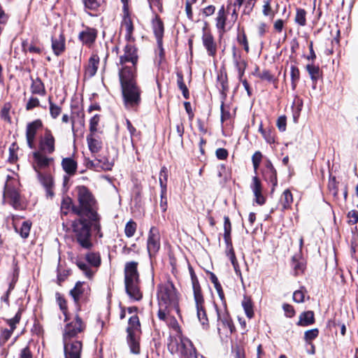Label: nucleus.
<instances>
[{
	"label": "nucleus",
	"instance_id": "obj_1",
	"mask_svg": "<svg viewBox=\"0 0 358 358\" xmlns=\"http://www.w3.org/2000/svg\"><path fill=\"white\" fill-rule=\"evenodd\" d=\"M136 76L127 70L119 76L124 105L127 109L136 108L141 101V90L137 84Z\"/></svg>",
	"mask_w": 358,
	"mask_h": 358
},
{
	"label": "nucleus",
	"instance_id": "obj_2",
	"mask_svg": "<svg viewBox=\"0 0 358 358\" xmlns=\"http://www.w3.org/2000/svg\"><path fill=\"white\" fill-rule=\"evenodd\" d=\"M85 216L90 219V221L81 217L75 220L72 227L78 243L83 248L89 249L92 245L90 228L92 227L94 230L99 232L101 228L99 224L100 218L96 211L85 215Z\"/></svg>",
	"mask_w": 358,
	"mask_h": 358
},
{
	"label": "nucleus",
	"instance_id": "obj_3",
	"mask_svg": "<svg viewBox=\"0 0 358 358\" xmlns=\"http://www.w3.org/2000/svg\"><path fill=\"white\" fill-rule=\"evenodd\" d=\"M48 155L41 151H34L32 154L31 163L39 181L47 189L48 194L52 195L51 187L53 185V180L52 176L48 172L54 164V158L48 156Z\"/></svg>",
	"mask_w": 358,
	"mask_h": 358
},
{
	"label": "nucleus",
	"instance_id": "obj_4",
	"mask_svg": "<svg viewBox=\"0 0 358 358\" xmlns=\"http://www.w3.org/2000/svg\"><path fill=\"white\" fill-rule=\"evenodd\" d=\"M157 300L159 319H166L168 316V310L176 308L178 296L176 290L171 282H166L157 287Z\"/></svg>",
	"mask_w": 358,
	"mask_h": 358
},
{
	"label": "nucleus",
	"instance_id": "obj_5",
	"mask_svg": "<svg viewBox=\"0 0 358 358\" xmlns=\"http://www.w3.org/2000/svg\"><path fill=\"white\" fill-rule=\"evenodd\" d=\"M137 267L138 262L131 261L125 264L124 269L126 292L131 300L136 301H138L143 298Z\"/></svg>",
	"mask_w": 358,
	"mask_h": 358
},
{
	"label": "nucleus",
	"instance_id": "obj_6",
	"mask_svg": "<svg viewBox=\"0 0 358 358\" xmlns=\"http://www.w3.org/2000/svg\"><path fill=\"white\" fill-rule=\"evenodd\" d=\"M138 55L137 48L131 43L127 44L123 49V54L120 56L118 75L126 70L129 71L132 75H137V64Z\"/></svg>",
	"mask_w": 358,
	"mask_h": 358
},
{
	"label": "nucleus",
	"instance_id": "obj_7",
	"mask_svg": "<svg viewBox=\"0 0 358 358\" xmlns=\"http://www.w3.org/2000/svg\"><path fill=\"white\" fill-rule=\"evenodd\" d=\"M238 19V11L235 8H232V3L227 4L225 8L222 6L216 14L215 26L220 33L226 31V27H232Z\"/></svg>",
	"mask_w": 358,
	"mask_h": 358
},
{
	"label": "nucleus",
	"instance_id": "obj_8",
	"mask_svg": "<svg viewBox=\"0 0 358 358\" xmlns=\"http://www.w3.org/2000/svg\"><path fill=\"white\" fill-rule=\"evenodd\" d=\"M76 191L79 206L73 207V213L78 215H85L94 212L93 206L95 201L89 189L85 186H78L76 188Z\"/></svg>",
	"mask_w": 358,
	"mask_h": 358
},
{
	"label": "nucleus",
	"instance_id": "obj_9",
	"mask_svg": "<svg viewBox=\"0 0 358 358\" xmlns=\"http://www.w3.org/2000/svg\"><path fill=\"white\" fill-rule=\"evenodd\" d=\"M19 182L17 179L8 176L4 187L3 199L15 209H22L23 203L18 192Z\"/></svg>",
	"mask_w": 358,
	"mask_h": 358
},
{
	"label": "nucleus",
	"instance_id": "obj_10",
	"mask_svg": "<svg viewBox=\"0 0 358 358\" xmlns=\"http://www.w3.org/2000/svg\"><path fill=\"white\" fill-rule=\"evenodd\" d=\"M127 331V343L130 350L134 354L140 352L139 335L141 333V325L137 315L131 316L129 320Z\"/></svg>",
	"mask_w": 358,
	"mask_h": 358
},
{
	"label": "nucleus",
	"instance_id": "obj_11",
	"mask_svg": "<svg viewBox=\"0 0 358 358\" xmlns=\"http://www.w3.org/2000/svg\"><path fill=\"white\" fill-rule=\"evenodd\" d=\"M192 287L194 292V298L195 301L197 317L203 326V329L209 327L208 320L206 310L203 307L204 299L201 293V287L197 279L192 275Z\"/></svg>",
	"mask_w": 358,
	"mask_h": 358
},
{
	"label": "nucleus",
	"instance_id": "obj_12",
	"mask_svg": "<svg viewBox=\"0 0 358 358\" xmlns=\"http://www.w3.org/2000/svg\"><path fill=\"white\" fill-rule=\"evenodd\" d=\"M85 324L80 317L78 315L75 318L68 322L64 328L62 333V340H76V336L84 331Z\"/></svg>",
	"mask_w": 358,
	"mask_h": 358
},
{
	"label": "nucleus",
	"instance_id": "obj_13",
	"mask_svg": "<svg viewBox=\"0 0 358 358\" xmlns=\"http://www.w3.org/2000/svg\"><path fill=\"white\" fill-rule=\"evenodd\" d=\"M64 358H81L83 342L80 340H62Z\"/></svg>",
	"mask_w": 358,
	"mask_h": 358
},
{
	"label": "nucleus",
	"instance_id": "obj_14",
	"mask_svg": "<svg viewBox=\"0 0 358 358\" xmlns=\"http://www.w3.org/2000/svg\"><path fill=\"white\" fill-rule=\"evenodd\" d=\"M55 150V139L51 131L46 129L44 134L39 139L38 150L51 155Z\"/></svg>",
	"mask_w": 358,
	"mask_h": 358
},
{
	"label": "nucleus",
	"instance_id": "obj_15",
	"mask_svg": "<svg viewBox=\"0 0 358 358\" xmlns=\"http://www.w3.org/2000/svg\"><path fill=\"white\" fill-rule=\"evenodd\" d=\"M217 315V331L218 333H221V326L226 334H231L234 330V326L232 320L229 317V313L227 312L226 308L224 310H220L215 305Z\"/></svg>",
	"mask_w": 358,
	"mask_h": 358
},
{
	"label": "nucleus",
	"instance_id": "obj_16",
	"mask_svg": "<svg viewBox=\"0 0 358 358\" xmlns=\"http://www.w3.org/2000/svg\"><path fill=\"white\" fill-rule=\"evenodd\" d=\"M160 248V234L157 228L152 227L147 240V249L150 256L155 255Z\"/></svg>",
	"mask_w": 358,
	"mask_h": 358
},
{
	"label": "nucleus",
	"instance_id": "obj_17",
	"mask_svg": "<svg viewBox=\"0 0 358 358\" xmlns=\"http://www.w3.org/2000/svg\"><path fill=\"white\" fill-rule=\"evenodd\" d=\"M42 122L40 120L29 122L26 128V139L29 148H34L37 131L42 127Z\"/></svg>",
	"mask_w": 358,
	"mask_h": 358
},
{
	"label": "nucleus",
	"instance_id": "obj_18",
	"mask_svg": "<svg viewBox=\"0 0 358 358\" xmlns=\"http://www.w3.org/2000/svg\"><path fill=\"white\" fill-rule=\"evenodd\" d=\"M232 57H233V63L236 67V69L238 72V78L239 80H241V78H243L245 71L248 66L247 61L242 57L241 54L237 50L236 47H233L232 48Z\"/></svg>",
	"mask_w": 358,
	"mask_h": 358
},
{
	"label": "nucleus",
	"instance_id": "obj_19",
	"mask_svg": "<svg viewBox=\"0 0 358 358\" xmlns=\"http://www.w3.org/2000/svg\"><path fill=\"white\" fill-rule=\"evenodd\" d=\"M99 64V57L93 54L90 57L87 64L85 66V78H91L96 73Z\"/></svg>",
	"mask_w": 358,
	"mask_h": 358
},
{
	"label": "nucleus",
	"instance_id": "obj_20",
	"mask_svg": "<svg viewBox=\"0 0 358 358\" xmlns=\"http://www.w3.org/2000/svg\"><path fill=\"white\" fill-rule=\"evenodd\" d=\"M250 188L255 196V202L259 205H263L266 199L262 194V187L260 180L257 177L252 178V182L250 185Z\"/></svg>",
	"mask_w": 358,
	"mask_h": 358
},
{
	"label": "nucleus",
	"instance_id": "obj_21",
	"mask_svg": "<svg viewBox=\"0 0 358 358\" xmlns=\"http://www.w3.org/2000/svg\"><path fill=\"white\" fill-rule=\"evenodd\" d=\"M97 36V30L94 28L85 27L78 36L79 39L83 44L91 45L96 40Z\"/></svg>",
	"mask_w": 358,
	"mask_h": 358
},
{
	"label": "nucleus",
	"instance_id": "obj_22",
	"mask_svg": "<svg viewBox=\"0 0 358 358\" xmlns=\"http://www.w3.org/2000/svg\"><path fill=\"white\" fill-rule=\"evenodd\" d=\"M121 27L123 29L125 30V39L129 42L134 41V38L133 37V32L134 30V27L131 19L129 17V13L127 12L125 13L124 15Z\"/></svg>",
	"mask_w": 358,
	"mask_h": 358
},
{
	"label": "nucleus",
	"instance_id": "obj_23",
	"mask_svg": "<svg viewBox=\"0 0 358 358\" xmlns=\"http://www.w3.org/2000/svg\"><path fill=\"white\" fill-rule=\"evenodd\" d=\"M203 45L207 50L208 55L215 57L217 52V46L211 34L204 33L202 36Z\"/></svg>",
	"mask_w": 358,
	"mask_h": 358
},
{
	"label": "nucleus",
	"instance_id": "obj_24",
	"mask_svg": "<svg viewBox=\"0 0 358 358\" xmlns=\"http://www.w3.org/2000/svg\"><path fill=\"white\" fill-rule=\"evenodd\" d=\"M264 178L269 182L272 183L273 187L271 189V192H273L278 184L277 173L270 161H267L266 164Z\"/></svg>",
	"mask_w": 358,
	"mask_h": 358
},
{
	"label": "nucleus",
	"instance_id": "obj_25",
	"mask_svg": "<svg viewBox=\"0 0 358 358\" xmlns=\"http://www.w3.org/2000/svg\"><path fill=\"white\" fill-rule=\"evenodd\" d=\"M52 48L57 56L60 55L64 51L65 37L62 33L52 38Z\"/></svg>",
	"mask_w": 358,
	"mask_h": 358
},
{
	"label": "nucleus",
	"instance_id": "obj_26",
	"mask_svg": "<svg viewBox=\"0 0 358 358\" xmlns=\"http://www.w3.org/2000/svg\"><path fill=\"white\" fill-rule=\"evenodd\" d=\"M180 343L178 344L177 350L182 356L196 350L192 341L185 337L180 336Z\"/></svg>",
	"mask_w": 358,
	"mask_h": 358
},
{
	"label": "nucleus",
	"instance_id": "obj_27",
	"mask_svg": "<svg viewBox=\"0 0 358 358\" xmlns=\"http://www.w3.org/2000/svg\"><path fill=\"white\" fill-rule=\"evenodd\" d=\"M30 90L32 94L43 96L46 94L45 85L39 78H31Z\"/></svg>",
	"mask_w": 358,
	"mask_h": 358
},
{
	"label": "nucleus",
	"instance_id": "obj_28",
	"mask_svg": "<svg viewBox=\"0 0 358 358\" xmlns=\"http://www.w3.org/2000/svg\"><path fill=\"white\" fill-rule=\"evenodd\" d=\"M89 289L88 285L84 282L78 281L73 289L70 291V294L73 297L75 302H78L83 294Z\"/></svg>",
	"mask_w": 358,
	"mask_h": 358
},
{
	"label": "nucleus",
	"instance_id": "obj_29",
	"mask_svg": "<svg viewBox=\"0 0 358 358\" xmlns=\"http://www.w3.org/2000/svg\"><path fill=\"white\" fill-rule=\"evenodd\" d=\"M292 266L294 269V275H297L303 273L306 263L299 255H295L292 259Z\"/></svg>",
	"mask_w": 358,
	"mask_h": 358
},
{
	"label": "nucleus",
	"instance_id": "obj_30",
	"mask_svg": "<svg viewBox=\"0 0 358 358\" xmlns=\"http://www.w3.org/2000/svg\"><path fill=\"white\" fill-rule=\"evenodd\" d=\"M315 323V315L313 311L308 310L303 312L299 315V320L297 322L298 326L306 327Z\"/></svg>",
	"mask_w": 358,
	"mask_h": 358
},
{
	"label": "nucleus",
	"instance_id": "obj_31",
	"mask_svg": "<svg viewBox=\"0 0 358 358\" xmlns=\"http://www.w3.org/2000/svg\"><path fill=\"white\" fill-rule=\"evenodd\" d=\"M31 225L32 223L29 220L24 221L20 227H18L16 222L13 224L15 231L18 233L22 238H27L29 236Z\"/></svg>",
	"mask_w": 358,
	"mask_h": 358
},
{
	"label": "nucleus",
	"instance_id": "obj_32",
	"mask_svg": "<svg viewBox=\"0 0 358 358\" xmlns=\"http://www.w3.org/2000/svg\"><path fill=\"white\" fill-rule=\"evenodd\" d=\"M62 166L64 171L69 175H73L77 169L76 162L71 157L63 159L62 162Z\"/></svg>",
	"mask_w": 358,
	"mask_h": 358
},
{
	"label": "nucleus",
	"instance_id": "obj_33",
	"mask_svg": "<svg viewBox=\"0 0 358 358\" xmlns=\"http://www.w3.org/2000/svg\"><path fill=\"white\" fill-rule=\"evenodd\" d=\"M87 141L91 152L96 153L101 150L102 146L101 142L95 138L93 134H90L87 136Z\"/></svg>",
	"mask_w": 358,
	"mask_h": 358
},
{
	"label": "nucleus",
	"instance_id": "obj_34",
	"mask_svg": "<svg viewBox=\"0 0 358 358\" xmlns=\"http://www.w3.org/2000/svg\"><path fill=\"white\" fill-rule=\"evenodd\" d=\"M152 27L156 38L158 41L161 40L164 34V25L157 15L152 21Z\"/></svg>",
	"mask_w": 358,
	"mask_h": 358
},
{
	"label": "nucleus",
	"instance_id": "obj_35",
	"mask_svg": "<svg viewBox=\"0 0 358 358\" xmlns=\"http://www.w3.org/2000/svg\"><path fill=\"white\" fill-rule=\"evenodd\" d=\"M293 202V196L289 189H285L280 198V204L282 210L288 209Z\"/></svg>",
	"mask_w": 358,
	"mask_h": 358
},
{
	"label": "nucleus",
	"instance_id": "obj_36",
	"mask_svg": "<svg viewBox=\"0 0 358 358\" xmlns=\"http://www.w3.org/2000/svg\"><path fill=\"white\" fill-rule=\"evenodd\" d=\"M231 224L228 216L224 217V239L225 243H230Z\"/></svg>",
	"mask_w": 358,
	"mask_h": 358
},
{
	"label": "nucleus",
	"instance_id": "obj_37",
	"mask_svg": "<svg viewBox=\"0 0 358 358\" xmlns=\"http://www.w3.org/2000/svg\"><path fill=\"white\" fill-rule=\"evenodd\" d=\"M294 22L301 27H304L306 24V11L304 9L296 8Z\"/></svg>",
	"mask_w": 358,
	"mask_h": 358
},
{
	"label": "nucleus",
	"instance_id": "obj_38",
	"mask_svg": "<svg viewBox=\"0 0 358 358\" xmlns=\"http://www.w3.org/2000/svg\"><path fill=\"white\" fill-rule=\"evenodd\" d=\"M168 179V171L165 166H163L159 173V184L162 190V196L166 194V182Z\"/></svg>",
	"mask_w": 358,
	"mask_h": 358
},
{
	"label": "nucleus",
	"instance_id": "obj_39",
	"mask_svg": "<svg viewBox=\"0 0 358 358\" xmlns=\"http://www.w3.org/2000/svg\"><path fill=\"white\" fill-rule=\"evenodd\" d=\"M177 85L178 88L182 91L184 98L186 99H189V91L184 83L183 76L180 72L177 73Z\"/></svg>",
	"mask_w": 358,
	"mask_h": 358
},
{
	"label": "nucleus",
	"instance_id": "obj_40",
	"mask_svg": "<svg viewBox=\"0 0 358 358\" xmlns=\"http://www.w3.org/2000/svg\"><path fill=\"white\" fill-rule=\"evenodd\" d=\"M76 207L73 205L72 199L69 196H64L61 203V213L63 215H67L72 208Z\"/></svg>",
	"mask_w": 358,
	"mask_h": 358
},
{
	"label": "nucleus",
	"instance_id": "obj_41",
	"mask_svg": "<svg viewBox=\"0 0 358 358\" xmlns=\"http://www.w3.org/2000/svg\"><path fill=\"white\" fill-rule=\"evenodd\" d=\"M242 306L247 317L250 319L252 318L254 316V311L250 299L245 297L242 301Z\"/></svg>",
	"mask_w": 358,
	"mask_h": 358
},
{
	"label": "nucleus",
	"instance_id": "obj_42",
	"mask_svg": "<svg viewBox=\"0 0 358 358\" xmlns=\"http://www.w3.org/2000/svg\"><path fill=\"white\" fill-rule=\"evenodd\" d=\"M56 300L59 306L60 310L62 311L63 314L64 315V321L68 320V315H67V304L66 301L63 297V296L59 293H56Z\"/></svg>",
	"mask_w": 358,
	"mask_h": 358
},
{
	"label": "nucleus",
	"instance_id": "obj_43",
	"mask_svg": "<svg viewBox=\"0 0 358 358\" xmlns=\"http://www.w3.org/2000/svg\"><path fill=\"white\" fill-rule=\"evenodd\" d=\"M12 108V104L10 102H6L3 104L1 110V117L2 120L7 122H11L10 112Z\"/></svg>",
	"mask_w": 358,
	"mask_h": 358
},
{
	"label": "nucleus",
	"instance_id": "obj_44",
	"mask_svg": "<svg viewBox=\"0 0 358 358\" xmlns=\"http://www.w3.org/2000/svg\"><path fill=\"white\" fill-rule=\"evenodd\" d=\"M86 259L93 266L98 267L101 264V257L99 253H88L86 255Z\"/></svg>",
	"mask_w": 358,
	"mask_h": 358
},
{
	"label": "nucleus",
	"instance_id": "obj_45",
	"mask_svg": "<svg viewBox=\"0 0 358 358\" xmlns=\"http://www.w3.org/2000/svg\"><path fill=\"white\" fill-rule=\"evenodd\" d=\"M290 76H291V80H292V90H295L296 87V83L299 80L300 78V72L299 69L294 66L292 65L290 66Z\"/></svg>",
	"mask_w": 358,
	"mask_h": 358
},
{
	"label": "nucleus",
	"instance_id": "obj_46",
	"mask_svg": "<svg viewBox=\"0 0 358 358\" xmlns=\"http://www.w3.org/2000/svg\"><path fill=\"white\" fill-rule=\"evenodd\" d=\"M271 1L270 0H264L262 6V13L266 17H270L273 18L275 15V11L271 7Z\"/></svg>",
	"mask_w": 358,
	"mask_h": 358
},
{
	"label": "nucleus",
	"instance_id": "obj_47",
	"mask_svg": "<svg viewBox=\"0 0 358 358\" xmlns=\"http://www.w3.org/2000/svg\"><path fill=\"white\" fill-rule=\"evenodd\" d=\"M237 41L239 45H242L245 51L248 53L250 51L249 44L246 34L244 31H239L237 34Z\"/></svg>",
	"mask_w": 358,
	"mask_h": 358
},
{
	"label": "nucleus",
	"instance_id": "obj_48",
	"mask_svg": "<svg viewBox=\"0 0 358 358\" xmlns=\"http://www.w3.org/2000/svg\"><path fill=\"white\" fill-rule=\"evenodd\" d=\"M76 264L87 278L91 279L93 277L94 272L91 270L90 266L86 263L81 261H78Z\"/></svg>",
	"mask_w": 358,
	"mask_h": 358
},
{
	"label": "nucleus",
	"instance_id": "obj_49",
	"mask_svg": "<svg viewBox=\"0 0 358 358\" xmlns=\"http://www.w3.org/2000/svg\"><path fill=\"white\" fill-rule=\"evenodd\" d=\"M137 224L136 223L133 221L130 220L129 221L125 226L124 228V233L127 237L130 238L132 237L136 231Z\"/></svg>",
	"mask_w": 358,
	"mask_h": 358
},
{
	"label": "nucleus",
	"instance_id": "obj_50",
	"mask_svg": "<svg viewBox=\"0 0 358 358\" xmlns=\"http://www.w3.org/2000/svg\"><path fill=\"white\" fill-rule=\"evenodd\" d=\"M306 70L308 71L311 79L313 80H317L320 77V68L314 64H308L306 66Z\"/></svg>",
	"mask_w": 358,
	"mask_h": 358
},
{
	"label": "nucleus",
	"instance_id": "obj_51",
	"mask_svg": "<svg viewBox=\"0 0 358 358\" xmlns=\"http://www.w3.org/2000/svg\"><path fill=\"white\" fill-rule=\"evenodd\" d=\"M306 290L301 287L300 289L296 290L293 294V300L296 303H303L305 300Z\"/></svg>",
	"mask_w": 358,
	"mask_h": 358
},
{
	"label": "nucleus",
	"instance_id": "obj_52",
	"mask_svg": "<svg viewBox=\"0 0 358 358\" xmlns=\"http://www.w3.org/2000/svg\"><path fill=\"white\" fill-rule=\"evenodd\" d=\"M48 101L50 104V114L53 119H56L60 115L62 108L52 103L50 97H49Z\"/></svg>",
	"mask_w": 358,
	"mask_h": 358
},
{
	"label": "nucleus",
	"instance_id": "obj_53",
	"mask_svg": "<svg viewBox=\"0 0 358 358\" xmlns=\"http://www.w3.org/2000/svg\"><path fill=\"white\" fill-rule=\"evenodd\" d=\"M303 107V101L299 97H296L293 102L294 108V117L296 119L299 117L301 110Z\"/></svg>",
	"mask_w": 358,
	"mask_h": 358
},
{
	"label": "nucleus",
	"instance_id": "obj_54",
	"mask_svg": "<svg viewBox=\"0 0 358 358\" xmlns=\"http://www.w3.org/2000/svg\"><path fill=\"white\" fill-rule=\"evenodd\" d=\"M149 3L150 10L155 13L156 12H162V0H147Z\"/></svg>",
	"mask_w": 358,
	"mask_h": 358
},
{
	"label": "nucleus",
	"instance_id": "obj_55",
	"mask_svg": "<svg viewBox=\"0 0 358 358\" xmlns=\"http://www.w3.org/2000/svg\"><path fill=\"white\" fill-rule=\"evenodd\" d=\"M318 335L319 330L317 328L308 330L304 333V340L306 343H310V342L316 338Z\"/></svg>",
	"mask_w": 358,
	"mask_h": 358
},
{
	"label": "nucleus",
	"instance_id": "obj_56",
	"mask_svg": "<svg viewBox=\"0 0 358 358\" xmlns=\"http://www.w3.org/2000/svg\"><path fill=\"white\" fill-rule=\"evenodd\" d=\"M85 8L96 10L101 6L100 0H83Z\"/></svg>",
	"mask_w": 358,
	"mask_h": 358
},
{
	"label": "nucleus",
	"instance_id": "obj_57",
	"mask_svg": "<svg viewBox=\"0 0 358 358\" xmlns=\"http://www.w3.org/2000/svg\"><path fill=\"white\" fill-rule=\"evenodd\" d=\"M262 157V154L259 151H256L252 157V165L255 173L259 166Z\"/></svg>",
	"mask_w": 358,
	"mask_h": 358
},
{
	"label": "nucleus",
	"instance_id": "obj_58",
	"mask_svg": "<svg viewBox=\"0 0 358 358\" xmlns=\"http://www.w3.org/2000/svg\"><path fill=\"white\" fill-rule=\"evenodd\" d=\"M39 106L40 101L38 99L34 96H31L26 103L25 108L27 110H31L34 108L38 107Z\"/></svg>",
	"mask_w": 358,
	"mask_h": 358
},
{
	"label": "nucleus",
	"instance_id": "obj_59",
	"mask_svg": "<svg viewBox=\"0 0 358 358\" xmlns=\"http://www.w3.org/2000/svg\"><path fill=\"white\" fill-rule=\"evenodd\" d=\"M99 122V116L98 115H95L93 116L90 121V131L91 132L90 134H93L97 130V126Z\"/></svg>",
	"mask_w": 358,
	"mask_h": 358
},
{
	"label": "nucleus",
	"instance_id": "obj_60",
	"mask_svg": "<svg viewBox=\"0 0 358 358\" xmlns=\"http://www.w3.org/2000/svg\"><path fill=\"white\" fill-rule=\"evenodd\" d=\"M168 317L166 319H159L160 320L164 321L166 324L171 326L173 329H177L178 324L177 320L172 316L170 315V310H168Z\"/></svg>",
	"mask_w": 358,
	"mask_h": 358
},
{
	"label": "nucleus",
	"instance_id": "obj_61",
	"mask_svg": "<svg viewBox=\"0 0 358 358\" xmlns=\"http://www.w3.org/2000/svg\"><path fill=\"white\" fill-rule=\"evenodd\" d=\"M12 329H4L1 331L0 336V345H3L11 336Z\"/></svg>",
	"mask_w": 358,
	"mask_h": 358
},
{
	"label": "nucleus",
	"instance_id": "obj_62",
	"mask_svg": "<svg viewBox=\"0 0 358 358\" xmlns=\"http://www.w3.org/2000/svg\"><path fill=\"white\" fill-rule=\"evenodd\" d=\"M101 162V159H97L95 160H90L87 159L86 161V166L87 168L94 169L96 171H99V163Z\"/></svg>",
	"mask_w": 358,
	"mask_h": 358
},
{
	"label": "nucleus",
	"instance_id": "obj_63",
	"mask_svg": "<svg viewBox=\"0 0 358 358\" xmlns=\"http://www.w3.org/2000/svg\"><path fill=\"white\" fill-rule=\"evenodd\" d=\"M113 162L108 159H101V162L99 163V168L102 170L109 171L111 170L113 166Z\"/></svg>",
	"mask_w": 358,
	"mask_h": 358
},
{
	"label": "nucleus",
	"instance_id": "obj_64",
	"mask_svg": "<svg viewBox=\"0 0 358 358\" xmlns=\"http://www.w3.org/2000/svg\"><path fill=\"white\" fill-rule=\"evenodd\" d=\"M348 217L350 220L349 222L353 224L358 222V212L357 210H350L348 214Z\"/></svg>",
	"mask_w": 358,
	"mask_h": 358
}]
</instances>
